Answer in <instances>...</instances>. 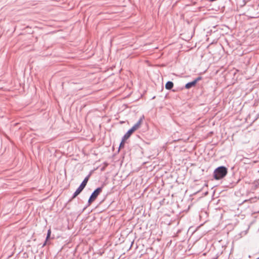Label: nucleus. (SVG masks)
Instances as JSON below:
<instances>
[{
    "label": "nucleus",
    "instance_id": "5",
    "mask_svg": "<svg viewBox=\"0 0 259 259\" xmlns=\"http://www.w3.org/2000/svg\"><path fill=\"white\" fill-rule=\"evenodd\" d=\"M196 82H195L194 80L192 81L188 82L185 85V88L187 89H189L191 88L192 87H195L196 85Z\"/></svg>",
    "mask_w": 259,
    "mask_h": 259
},
{
    "label": "nucleus",
    "instance_id": "6",
    "mask_svg": "<svg viewBox=\"0 0 259 259\" xmlns=\"http://www.w3.org/2000/svg\"><path fill=\"white\" fill-rule=\"evenodd\" d=\"M174 87V83L171 81H167L165 84V89L171 90Z\"/></svg>",
    "mask_w": 259,
    "mask_h": 259
},
{
    "label": "nucleus",
    "instance_id": "3",
    "mask_svg": "<svg viewBox=\"0 0 259 259\" xmlns=\"http://www.w3.org/2000/svg\"><path fill=\"white\" fill-rule=\"evenodd\" d=\"M144 119V115H143L142 117H140L138 121L131 128L132 129V131L133 130L135 132L136 130L138 129L140 127Z\"/></svg>",
    "mask_w": 259,
    "mask_h": 259
},
{
    "label": "nucleus",
    "instance_id": "19",
    "mask_svg": "<svg viewBox=\"0 0 259 259\" xmlns=\"http://www.w3.org/2000/svg\"><path fill=\"white\" fill-rule=\"evenodd\" d=\"M78 190L80 191L81 192H82V190L81 189L79 188V187L77 189Z\"/></svg>",
    "mask_w": 259,
    "mask_h": 259
},
{
    "label": "nucleus",
    "instance_id": "1",
    "mask_svg": "<svg viewBox=\"0 0 259 259\" xmlns=\"http://www.w3.org/2000/svg\"><path fill=\"white\" fill-rule=\"evenodd\" d=\"M228 174V169L225 166H220L213 171V177L215 180H220L225 178Z\"/></svg>",
    "mask_w": 259,
    "mask_h": 259
},
{
    "label": "nucleus",
    "instance_id": "14",
    "mask_svg": "<svg viewBox=\"0 0 259 259\" xmlns=\"http://www.w3.org/2000/svg\"><path fill=\"white\" fill-rule=\"evenodd\" d=\"M86 185H84V184H82V183H81V184L80 185V186H79V188L81 189V190H83L84 188L85 187Z\"/></svg>",
    "mask_w": 259,
    "mask_h": 259
},
{
    "label": "nucleus",
    "instance_id": "7",
    "mask_svg": "<svg viewBox=\"0 0 259 259\" xmlns=\"http://www.w3.org/2000/svg\"><path fill=\"white\" fill-rule=\"evenodd\" d=\"M91 175V174H89L84 179V180H83V181L82 182V184H84V185H87V183H88V182L89 180V178L90 177Z\"/></svg>",
    "mask_w": 259,
    "mask_h": 259
},
{
    "label": "nucleus",
    "instance_id": "8",
    "mask_svg": "<svg viewBox=\"0 0 259 259\" xmlns=\"http://www.w3.org/2000/svg\"><path fill=\"white\" fill-rule=\"evenodd\" d=\"M125 140H123V139H122V140L119 144V150L122 148H123L124 147V143Z\"/></svg>",
    "mask_w": 259,
    "mask_h": 259
},
{
    "label": "nucleus",
    "instance_id": "12",
    "mask_svg": "<svg viewBox=\"0 0 259 259\" xmlns=\"http://www.w3.org/2000/svg\"><path fill=\"white\" fill-rule=\"evenodd\" d=\"M86 185H84V184H82V183H81V184L80 185V186H79V188L81 189V190H83L84 188L85 187Z\"/></svg>",
    "mask_w": 259,
    "mask_h": 259
},
{
    "label": "nucleus",
    "instance_id": "16",
    "mask_svg": "<svg viewBox=\"0 0 259 259\" xmlns=\"http://www.w3.org/2000/svg\"><path fill=\"white\" fill-rule=\"evenodd\" d=\"M75 193H76L77 194H78V195L81 193V192L79 190H78L77 189H76V190L75 191Z\"/></svg>",
    "mask_w": 259,
    "mask_h": 259
},
{
    "label": "nucleus",
    "instance_id": "15",
    "mask_svg": "<svg viewBox=\"0 0 259 259\" xmlns=\"http://www.w3.org/2000/svg\"><path fill=\"white\" fill-rule=\"evenodd\" d=\"M75 193H76L77 194H78V195L81 193V192L79 190H78L77 189H76V190L75 191Z\"/></svg>",
    "mask_w": 259,
    "mask_h": 259
},
{
    "label": "nucleus",
    "instance_id": "11",
    "mask_svg": "<svg viewBox=\"0 0 259 259\" xmlns=\"http://www.w3.org/2000/svg\"><path fill=\"white\" fill-rule=\"evenodd\" d=\"M202 79V77L201 76H198V77H197L196 78H195L194 81L195 82H196V84L197 83V82L198 81H199V80H201Z\"/></svg>",
    "mask_w": 259,
    "mask_h": 259
},
{
    "label": "nucleus",
    "instance_id": "2",
    "mask_svg": "<svg viewBox=\"0 0 259 259\" xmlns=\"http://www.w3.org/2000/svg\"><path fill=\"white\" fill-rule=\"evenodd\" d=\"M102 189L103 187H98L93 191L88 200V206H90L97 199L98 195L102 191Z\"/></svg>",
    "mask_w": 259,
    "mask_h": 259
},
{
    "label": "nucleus",
    "instance_id": "20",
    "mask_svg": "<svg viewBox=\"0 0 259 259\" xmlns=\"http://www.w3.org/2000/svg\"><path fill=\"white\" fill-rule=\"evenodd\" d=\"M218 258V256H216V257L213 258V259H216Z\"/></svg>",
    "mask_w": 259,
    "mask_h": 259
},
{
    "label": "nucleus",
    "instance_id": "9",
    "mask_svg": "<svg viewBox=\"0 0 259 259\" xmlns=\"http://www.w3.org/2000/svg\"><path fill=\"white\" fill-rule=\"evenodd\" d=\"M51 230L50 229H49L48 230L47 237H46V241H48L50 239V236H51Z\"/></svg>",
    "mask_w": 259,
    "mask_h": 259
},
{
    "label": "nucleus",
    "instance_id": "13",
    "mask_svg": "<svg viewBox=\"0 0 259 259\" xmlns=\"http://www.w3.org/2000/svg\"><path fill=\"white\" fill-rule=\"evenodd\" d=\"M86 185H84V184H82V183H81V184L80 185V186H79V188L81 189V190H83L84 188L85 187Z\"/></svg>",
    "mask_w": 259,
    "mask_h": 259
},
{
    "label": "nucleus",
    "instance_id": "4",
    "mask_svg": "<svg viewBox=\"0 0 259 259\" xmlns=\"http://www.w3.org/2000/svg\"><path fill=\"white\" fill-rule=\"evenodd\" d=\"M134 132V131L133 130L132 131V128H130L122 137L123 140H126L128 139Z\"/></svg>",
    "mask_w": 259,
    "mask_h": 259
},
{
    "label": "nucleus",
    "instance_id": "18",
    "mask_svg": "<svg viewBox=\"0 0 259 259\" xmlns=\"http://www.w3.org/2000/svg\"><path fill=\"white\" fill-rule=\"evenodd\" d=\"M252 199V198L250 199H248V200H245L244 201V202H247V201H251Z\"/></svg>",
    "mask_w": 259,
    "mask_h": 259
},
{
    "label": "nucleus",
    "instance_id": "17",
    "mask_svg": "<svg viewBox=\"0 0 259 259\" xmlns=\"http://www.w3.org/2000/svg\"><path fill=\"white\" fill-rule=\"evenodd\" d=\"M47 242V241H46V240L44 243L42 245V247L45 246L46 245Z\"/></svg>",
    "mask_w": 259,
    "mask_h": 259
},
{
    "label": "nucleus",
    "instance_id": "10",
    "mask_svg": "<svg viewBox=\"0 0 259 259\" xmlns=\"http://www.w3.org/2000/svg\"><path fill=\"white\" fill-rule=\"evenodd\" d=\"M78 194L74 192L71 197V198L69 200L68 202H71L73 199H74Z\"/></svg>",
    "mask_w": 259,
    "mask_h": 259
}]
</instances>
